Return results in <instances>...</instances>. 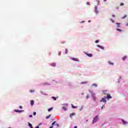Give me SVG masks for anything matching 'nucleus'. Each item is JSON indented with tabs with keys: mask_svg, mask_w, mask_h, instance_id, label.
<instances>
[{
	"mask_svg": "<svg viewBox=\"0 0 128 128\" xmlns=\"http://www.w3.org/2000/svg\"><path fill=\"white\" fill-rule=\"evenodd\" d=\"M58 54V56H60L62 54V52H59Z\"/></svg>",
	"mask_w": 128,
	"mask_h": 128,
	"instance_id": "29",
	"label": "nucleus"
},
{
	"mask_svg": "<svg viewBox=\"0 0 128 128\" xmlns=\"http://www.w3.org/2000/svg\"><path fill=\"white\" fill-rule=\"evenodd\" d=\"M112 18H114V16H114V15H112Z\"/></svg>",
	"mask_w": 128,
	"mask_h": 128,
	"instance_id": "39",
	"label": "nucleus"
},
{
	"mask_svg": "<svg viewBox=\"0 0 128 128\" xmlns=\"http://www.w3.org/2000/svg\"><path fill=\"white\" fill-rule=\"evenodd\" d=\"M108 64H111V66H114V62H108Z\"/></svg>",
	"mask_w": 128,
	"mask_h": 128,
	"instance_id": "15",
	"label": "nucleus"
},
{
	"mask_svg": "<svg viewBox=\"0 0 128 128\" xmlns=\"http://www.w3.org/2000/svg\"><path fill=\"white\" fill-rule=\"evenodd\" d=\"M50 114L49 116H46V118L48 119V118H50Z\"/></svg>",
	"mask_w": 128,
	"mask_h": 128,
	"instance_id": "22",
	"label": "nucleus"
},
{
	"mask_svg": "<svg viewBox=\"0 0 128 128\" xmlns=\"http://www.w3.org/2000/svg\"><path fill=\"white\" fill-rule=\"evenodd\" d=\"M56 63H52V64H51V66H54H54H56Z\"/></svg>",
	"mask_w": 128,
	"mask_h": 128,
	"instance_id": "14",
	"label": "nucleus"
},
{
	"mask_svg": "<svg viewBox=\"0 0 128 128\" xmlns=\"http://www.w3.org/2000/svg\"><path fill=\"white\" fill-rule=\"evenodd\" d=\"M8 128H12L9 127Z\"/></svg>",
	"mask_w": 128,
	"mask_h": 128,
	"instance_id": "45",
	"label": "nucleus"
},
{
	"mask_svg": "<svg viewBox=\"0 0 128 128\" xmlns=\"http://www.w3.org/2000/svg\"><path fill=\"white\" fill-rule=\"evenodd\" d=\"M62 108V110H66V107H64V106H63V107Z\"/></svg>",
	"mask_w": 128,
	"mask_h": 128,
	"instance_id": "23",
	"label": "nucleus"
},
{
	"mask_svg": "<svg viewBox=\"0 0 128 128\" xmlns=\"http://www.w3.org/2000/svg\"><path fill=\"white\" fill-rule=\"evenodd\" d=\"M75 114H76V113L73 112V113L70 114V116L71 118H72V116H74Z\"/></svg>",
	"mask_w": 128,
	"mask_h": 128,
	"instance_id": "11",
	"label": "nucleus"
},
{
	"mask_svg": "<svg viewBox=\"0 0 128 128\" xmlns=\"http://www.w3.org/2000/svg\"><path fill=\"white\" fill-rule=\"evenodd\" d=\"M82 22H84V21H82V22H81V24H82Z\"/></svg>",
	"mask_w": 128,
	"mask_h": 128,
	"instance_id": "42",
	"label": "nucleus"
},
{
	"mask_svg": "<svg viewBox=\"0 0 128 128\" xmlns=\"http://www.w3.org/2000/svg\"><path fill=\"white\" fill-rule=\"evenodd\" d=\"M52 108H48V112H52Z\"/></svg>",
	"mask_w": 128,
	"mask_h": 128,
	"instance_id": "20",
	"label": "nucleus"
},
{
	"mask_svg": "<svg viewBox=\"0 0 128 128\" xmlns=\"http://www.w3.org/2000/svg\"><path fill=\"white\" fill-rule=\"evenodd\" d=\"M28 126H30V128H32V125L30 123L28 124Z\"/></svg>",
	"mask_w": 128,
	"mask_h": 128,
	"instance_id": "17",
	"label": "nucleus"
},
{
	"mask_svg": "<svg viewBox=\"0 0 128 128\" xmlns=\"http://www.w3.org/2000/svg\"><path fill=\"white\" fill-rule=\"evenodd\" d=\"M104 2H106V0H104Z\"/></svg>",
	"mask_w": 128,
	"mask_h": 128,
	"instance_id": "43",
	"label": "nucleus"
},
{
	"mask_svg": "<svg viewBox=\"0 0 128 128\" xmlns=\"http://www.w3.org/2000/svg\"><path fill=\"white\" fill-rule=\"evenodd\" d=\"M86 4H88V6H90V2H87Z\"/></svg>",
	"mask_w": 128,
	"mask_h": 128,
	"instance_id": "33",
	"label": "nucleus"
},
{
	"mask_svg": "<svg viewBox=\"0 0 128 128\" xmlns=\"http://www.w3.org/2000/svg\"><path fill=\"white\" fill-rule=\"evenodd\" d=\"M116 24H117L118 28H120V22L116 23Z\"/></svg>",
	"mask_w": 128,
	"mask_h": 128,
	"instance_id": "18",
	"label": "nucleus"
},
{
	"mask_svg": "<svg viewBox=\"0 0 128 128\" xmlns=\"http://www.w3.org/2000/svg\"><path fill=\"white\" fill-rule=\"evenodd\" d=\"M68 49H66V52H65V54H68Z\"/></svg>",
	"mask_w": 128,
	"mask_h": 128,
	"instance_id": "27",
	"label": "nucleus"
},
{
	"mask_svg": "<svg viewBox=\"0 0 128 128\" xmlns=\"http://www.w3.org/2000/svg\"><path fill=\"white\" fill-rule=\"evenodd\" d=\"M122 122L123 124H128V122L124 120H122Z\"/></svg>",
	"mask_w": 128,
	"mask_h": 128,
	"instance_id": "7",
	"label": "nucleus"
},
{
	"mask_svg": "<svg viewBox=\"0 0 128 128\" xmlns=\"http://www.w3.org/2000/svg\"><path fill=\"white\" fill-rule=\"evenodd\" d=\"M126 56H124L122 58V60H126Z\"/></svg>",
	"mask_w": 128,
	"mask_h": 128,
	"instance_id": "13",
	"label": "nucleus"
},
{
	"mask_svg": "<svg viewBox=\"0 0 128 128\" xmlns=\"http://www.w3.org/2000/svg\"><path fill=\"white\" fill-rule=\"evenodd\" d=\"M101 108H102H102H104V106H102Z\"/></svg>",
	"mask_w": 128,
	"mask_h": 128,
	"instance_id": "41",
	"label": "nucleus"
},
{
	"mask_svg": "<svg viewBox=\"0 0 128 128\" xmlns=\"http://www.w3.org/2000/svg\"><path fill=\"white\" fill-rule=\"evenodd\" d=\"M126 18V15H125L124 16L122 17V18L124 20V18Z\"/></svg>",
	"mask_w": 128,
	"mask_h": 128,
	"instance_id": "24",
	"label": "nucleus"
},
{
	"mask_svg": "<svg viewBox=\"0 0 128 128\" xmlns=\"http://www.w3.org/2000/svg\"><path fill=\"white\" fill-rule=\"evenodd\" d=\"M106 98H102V99L100 100V102H106Z\"/></svg>",
	"mask_w": 128,
	"mask_h": 128,
	"instance_id": "4",
	"label": "nucleus"
},
{
	"mask_svg": "<svg viewBox=\"0 0 128 128\" xmlns=\"http://www.w3.org/2000/svg\"><path fill=\"white\" fill-rule=\"evenodd\" d=\"M33 114L34 116H36V112H34Z\"/></svg>",
	"mask_w": 128,
	"mask_h": 128,
	"instance_id": "34",
	"label": "nucleus"
},
{
	"mask_svg": "<svg viewBox=\"0 0 128 128\" xmlns=\"http://www.w3.org/2000/svg\"><path fill=\"white\" fill-rule=\"evenodd\" d=\"M110 20H112V22H114V20H112V19H110Z\"/></svg>",
	"mask_w": 128,
	"mask_h": 128,
	"instance_id": "36",
	"label": "nucleus"
},
{
	"mask_svg": "<svg viewBox=\"0 0 128 128\" xmlns=\"http://www.w3.org/2000/svg\"><path fill=\"white\" fill-rule=\"evenodd\" d=\"M20 108L22 110V106H20Z\"/></svg>",
	"mask_w": 128,
	"mask_h": 128,
	"instance_id": "38",
	"label": "nucleus"
},
{
	"mask_svg": "<svg viewBox=\"0 0 128 128\" xmlns=\"http://www.w3.org/2000/svg\"><path fill=\"white\" fill-rule=\"evenodd\" d=\"M30 104L31 106H34V100L30 101Z\"/></svg>",
	"mask_w": 128,
	"mask_h": 128,
	"instance_id": "9",
	"label": "nucleus"
},
{
	"mask_svg": "<svg viewBox=\"0 0 128 128\" xmlns=\"http://www.w3.org/2000/svg\"><path fill=\"white\" fill-rule=\"evenodd\" d=\"M124 3H120V6H124Z\"/></svg>",
	"mask_w": 128,
	"mask_h": 128,
	"instance_id": "35",
	"label": "nucleus"
},
{
	"mask_svg": "<svg viewBox=\"0 0 128 128\" xmlns=\"http://www.w3.org/2000/svg\"><path fill=\"white\" fill-rule=\"evenodd\" d=\"M95 12L98 14V7L96 6H95Z\"/></svg>",
	"mask_w": 128,
	"mask_h": 128,
	"instance_id": "6",
	"label": "nucleus"
},
{
	"mask_svg": "<svg viewBox=\"0 0 128 128\" xmlns=\"http://www.w3.org/2000/svg\"><path fill=\"white\" fill-rule=\"evenodd\" d=\"M90 22V21L89 20V21H88V22Z\"/></svg>",
	"mask_w": 128,
	"mask_h": 128,
	"instance_id": "44",
	"label": "nucleus"
},
{
	"mask_svg": "<svg viewBox=\"0 0 128 128\" xmlns=\"http://www.w3.org/2000/svg\"><path fill=\"white\" fill-rule=\"evenodd\" d=\"M14 112H22L23 111L19 110H14Z\"/></svg>",
	"mask_w": 128,
	"mask_h": 128,
	"instance_id": "8",
	"label": "nucleus"
},
{
	"mask_svg": "<svg viewBox=\"0 0 128 128\" xmlns=\"http://www.w3.org/2000/svg\"><path fill=\"white\" fill-rule=\"evenodd\" d=\"M105 98H107V100H110V98H112V96H110V94H107V96H104Z\"/></svg>",
	"mask_w": 128,
	"mask_h": 128,
	"instance_id": "2",
	"label": "nucleus"
},
{
	"mask_svg": "<svg viewBox=\"0 0 128 128\" xmlns=\"http://www.w3.org/2000/svg\"><path fill=\"white\" fill-rule=\"evenodd\" d=\"M104 94H106V92H104Z\"/></svg>",
	"mask_w": 128,
	"mask_h": 128,
	"instance_id": "40",
	"label": "nucleus"
},
{
	"mask_svg": "<svg viewBox=\"0 0 128 128\" xmlns=\"http://www.w3.org/2000/svg\"><path fill=\"white\" fill-rule=\"evenodd\" d=\"M71 60H74V62H80V60H78V58H71Z\"/></svg>",
	"mask_w": 128,
	"mask_h": 128,
	"instance_id": "3",
	"label": "nucleus"
},
{
	"mask_svg": "<svg viewBox=\"0 0 128 128\" xmlns=\"http://www.w3.org/2000/svg\"><path fill=\"white\" fill-rule=\"evenodd\" d=\"M56 122L54 121V122H53L52 124V126H56Z\"/></svg>",
	"mask_w": 128,
	"mask_h": 128,
	"instance_id": "19",
	"label": "nucleus"
},
{
	"mask_svg": "<svg viewBox=\"0 0 128 128\" xmlns=\"http://www.w3.org/2000/svg\"><path fill=\"white\" fill-rule=\"evenodd\" d=\"M29 118H32V115H30V116H29Z\"/></svg>",
	"mask_w": 128,
	"mask_h": 128,
	"instance_id": "37",
	"label": "nucleus"
},
{
	"mask_svg": "<svg viewBox=\"0 0 128 128\" xmlns=\"http://www.w3.org/2000/svg\"><path fill=\"white\" fill-rule=\"evenodd\" d=\"M30 92H34V90H30Z\"/></svg>",
	"mask_w": 128,
	"mask_h": 128,
	"instance_id": "30",
	"label": "nucleus"
},
{
	"mask_svg": "<svg viewBox=\"0 0 128 128\" xmlns=\"http://www.w3.org/2000/svg\"><path fill=\"white\" fill-rule=\"evenodd\" d=\"M72 108H76V106H74V104H72Z\"/></svg>",
	"mask_w": 128,
	"mask_h": 128,
	"instance_id": "16",
	"label": "nucleus"
},
{
	"mask_svg": "<svg viewBox=\"0 0 128 128\" xmlns=\"http://www.w3.org/2000/svg\"><path fill=\"white\" fill-rule=\"evenodd\" d=\"M96 98L95 97V96H93V100H96Z\"/></svg>",
	"mask_w": 128,
	"mask_h": 128,
	"instance_id": "32",
	"label": "nucleus"
},
{
	"mask_svg": "<svg viewBox=\"0 0 128 128\" xmlns=\"http://www.w3.org/2000/svg\"><path fill=\"white\" fill-rule=\"evenodd\" d=\"M55 126H58H58H60V124H55Z\"/></svg>",
	"mask_w": 128,
	"mask_h": 128,
	"instance_id": "28",
	"label": "nucleus"
},
{
	"mask_svg": "<svg viewBox=\"0 0 128 128\" xmlns=\"http://www.w3.org/2000/svg\"><path fill=\"white\" fill-rule=\"evenodd\" d=\"M100 42V40H96L95 42H96V44H98V42Z\"/></svg>",
	"mask_w": 128,
	"mask_h": 128,
	"instance_id": "31",
	"label": "nucleus"
},
{
	"mask_svg": "<svg viewBox=\"0 0 128 128\" xmlns=\"http://www.w3.org/2000/svg\"><path fill=\"white\" fill-rule=\"evenodd\" d=\"M96 86V87H97L98 86H97V85H96V84H92V86Z\"/></svg>",
	"mask_w": 128,
	"mask_h": 128,
	"instance_id": "26",
	"label": "nucleus"
},
{
	"mask_svg": "<svg viewBox=\"0 0 128 128\" xmlns=\"http://www.w3.org/2000/svg\"><path fill=\"white\" fill-rule=\"evenodd\" d=\"M85 54H86V56H89V58H92V54H88V53H86V52Z\"/></svg>",
	"mask_w": 128,
	"mask_h": 128,
	"instance_id": "5",
	"label": "nucleus"
},
{
	"mask_svg": "<svg viewBox=\"0 0 128 128\" xmlns=\"http://www.w3.org/2000/svg\"><path fill=\"white\" fill-rule=\"evenodd\" d=\"M52 98H54V100H56V98L54 96H52Z\"/></svg>",
	"mask_w": 128,
	"mask_h": 128,
	"instance_id": "25",
	"label": "nucleus"
},
{
	"mask_svg": "<svg viewBox=\"0 0 128 128\" xmlns=\"http://www.w3.org/2000/svg\"><path fill=\"white\" fill-rule=\"evenodd\" d=\"M98 116H96V118H94L92 124H94V122H98Z\"/></svg>",
	"mask_w": 128,
	"mask_h": 128,
	"instance_id": "1",
	"label": "nucleus"
},
{
	"mask_svg": "<svg viewBox=\"0 0 128 128\" xmlns=\"http://www.w3.org/2000/svg\"><path fill=\"white\" fill-rule=\"evenodd\" d=\"M97 46L98 48H102V50H104V47H102V46H101L100 45H98Z\"/></svg>",
	"mask_w": 128,
	"mask_h": 128,
	"instance_id": "10",
	"label": "nucleus"
},
{
	"mask_svg": "<svg viewBox=\"0 0 128 128\" xmlns=\"http://www.w3.org/2000/svg\"><path fill=\"white\" fill-rule=\"evenodd\" d=\"M116 30H118V32H122V30L120 28H117Z\"/></svg>",
	"mask_w": 128,
	"mask_h": 128,
	"instance_id": "12",
	"label": "nucleus"
},
{
	"mask_svg": "<svg viewBox=\"0 0 128 128\" xmlns=\"http://www.w3.org/2000/svg\"><path fill=\"white\" fill-rule=\"evenodd\" d=\"M89 98H90V95L88 94V95L86 96V100L88 99Z\"/></svg>",
	"mask_w": 128,
	"mask_h": 128,
	"instance_id": "21",
	"label": "nucleus"
}]
</instances>
